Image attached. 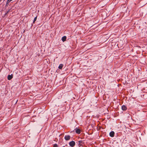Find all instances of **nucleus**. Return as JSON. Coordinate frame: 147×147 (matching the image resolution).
<instances>
[{"instance_id":"obj_10","label":"nucleus","mask_w":147,"mask_h":147,"mask_svg":"<svg viewBox=\"0 0 147 147\" xmlns=\"http://www.w3.org/2000/svg\"><path fill=\"white\" fill-rule=\"evenodd\" d=\"M36 19H37V17H35L34 19L33 23L36 20Z\"/></svg>"},{"instance_id":"obj_3","label":"nucleus","mask_w":147,"mask_h":147,"mask_svg":"<svg viewBox=\"0 0 147 147\" xmlns=\"http://www.w3.org/2000/svg\"><path fill=\"white\" fill-rule=\"evenodd\" d=\"M76 132L78 134H80V130L78 128H76L75 129Z\"/></svg>"},{"instance_id":"obj_7","label":"nucleus","mask_w":147,"mask_h":147,"mask_svg":"<svg viewBox=\"0 0 147 147\" xmlns=\"http://www.w3.org/2000/svg\"><path fill=\"white\" fill-rule=\"evenodd\" d=\"M121 109L123 111H125L127 109V107L126 106L123 105L121 107Z\"/></svg>"},{"instance_id":"obj_8","label":"nucleus","mask_w":147,"mask_h":147,"mask_svg":"<svg viewBox=\"0 0 147 147\" xmlns=\"http://www.w3.org/2000/svg\"><path fill=\"white\" fill-rule=\"evenodd\" d=\"M66 37L65 36H63L62 38V39H61L62 40L63 42L66 40Z\"/></svg>"},{"instance_id":"obj_13","label":"nucleus","mask_w":147,"mask_h":147,"mask_svg":"<svg viewBox=\"0 0 147 147\" xmlns=\"http://www.w3.org/2000/svg\"><path fill=\"white\" fill-rule=\"evenodd\" d=\"M9 2H8L7 1L6 3V5H8V3H9Z\"/></svg>"},{"instance_id":"obj_11","label":"nucleus","mask_w":147,"mask_h":147,"mask_svg":"<svg viewBox=\"0 0 147 147\" xmlns=\"http://www.w3.org/2000/svg\"><path fill=\"white\" fill-rule=\"evenodd\" d=\"M53 147H58V146L56 144H55L54 145Z\"/></svg>"},{"instance_id":"obj_4","label":"nucleus","mask_w":147,"mask_h":147,"mask_svg":"<svg viewBox=\"0 0 147 147\" xmlns=\"http://www.w3.org/2000/svg\"><path fill=\"white\" fill-rule=\"evenodd\" d=\"M84 143L82 140H80L78 141V144L79 146H82Z\"/></svg>"},{"instance_id":"obj_2","label":"nucleus","mask_w":147,"mask_h":147,"mask_svg":"<svg viewBox=\"0 0 147 147\" xmlns=\"http://www.w3.org/2000/svg\"><path fill=\"white\" fill-rule=\"evenodd\" d=\"M64 138L65 140H68L70 139V136L68 135H65L64 137Z\"/></svg>"},{"instance_id":"obj_12","label":"nucleus","mask_w":147,"mask_h":147,"mask_svg":"<svg viewBox=\"0 0 147 147\" xmlns=\"http://www.w3.org/2000/svg\"><path fill=\"white\" fill-rule=\"evenodd\" d=\"M13 0H7V2H10L11 1H12Z\"/></svg>"},{"instance_id":"obj_5","label":"nucleus","mask_w":147,"mask_h":147,"mask_svg":"<svg viewBox=\"0 0 147 147\" xmlns=\"http://www.w3.org/2000/svg\"><path fill=\"white\" fill-rule=\"evenodd\" d=\"M115 133L113 131H111L109 133V135L111 137H113L114 136Z\"/></svg>"},{"instance_id":"obj_9","label":"nucleus","mask_w":147,"mask_h":147,"mask_svg":"<svg viewBox=\"0 0 147 147\" xmlns=\"http://www.w3.org/2000/svg\"><path fill=\"white\" fill-rule=\"evenodd\" d=\"M63 66V65L62 64H61L59 65L58 68L60 69H61L62 68Z\"/></svg>"},{"instance_id":"obj_1","label":"nucleus","mask_w":147,"mask_h":147,"mask_svg":"<svg viewBox=\"0 0 147 147\" xmlns=\"http://www.w3.org/2000/svg\"><path fill=\"white\" fill-rule=\"evenodd\" d=\"M69 145L71 147H73L75 144V142L74 141L70 142L69 143Z\"/></svg>"},{"instance_id":"obj_6","label":"nucleus","mask_w":147,"mask_h":147,"mask_svg":"<svg viewBox=\"0 0 147 147\" xmlns=\"http://www.w3.org/2000/svg\"><path fill=\"white\" fill-rule=\"evenodd\" d=\"M13 76V75L12 74H11V75H9L7 76V79L8 80H10L11 79Z\"/></svg>"}]
</instances>
